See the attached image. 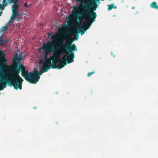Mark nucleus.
Returning a JSON list of instances; mask_svg holds the SVG:
<instances>
[{
	"label": "nucleus",
	"instance_id": "obj_1",
	"mask_svg": "<svg viewBox=\"0 0 158 158\" xmlns=\"http://www.w3.org/2000/svg\"><path fill=\"white\" fill-rule=\"evenodd\" d=\"M18 53H16L13 59V65L11 70L10 72V80H6L7 84L10 86H13L15 89L19 88L20 90L22 89L23 79L19 76V74L21 71V75L26 80L30 83L34 84L35 79L37 77L38 71L35 68L34 71L28 72V70H26L25 67L23 65L18 63L22 59V55L19 53L18 57Z\"/></svg>",
	"mask_w": 158,
	"mask_h": 158
},
{
	"label": "nucleus",
	"instance_id": "obj_2",
	"mask_svg": "<svg viewBox=\"0 0 158 158\" xmlns=\"http://www.w3.org/2000/svg\"><path fill=\"white\" fill-rule=\"evenodd\" d=\"M85 0H78V1L81 3H83L82 6V10L79 15L77 17V19L82 22L83 19H85L86 20H91V23H93L95 21V19L97 15L96 13L89 10L90 6L88 3L84 2Z\"/></svg>",
	"mask_w": 158,
	"mask_h": 158
},
{
	"label": "nucleus",
	"instance_id": "obj_3",
	"mask_svg": "<svg viewBox=\"0 0 158 158\" xmlns=\"http://www.w3.org/2000/svg\"><path fill=\"white\" fill-rule=\"evenodd\" d=\"M67 39H65L66 43L63 44L62 41L60 42V49L61 50V53H73L74 55V51H77V47L75 44L72 45V44L73 40H71L72 37L70 35L68 34L66 35Z\"/></svg>",
	"mask_w": 158,
	"mask_h": 158
},
{
	"label": "nucleus",
	"instance_id": "obj_4",
	"mask_svg": "<svg viewBox=\"0 0 158 158\" xmlns=\"http://www.w3.org/2000/svg\"><path fill=\"white\" fill-rule=\"evenodd\" d=\"M74 55L73 53L69 54L66 53V54L61 58L59 59L57 61H56L58 64V69H60L64 67L67 63L70 64L74 61L73 59Z\"/></svg>",
	"mask_w": 158,
	"mask_h": 158
},
{
	"label": "nucleus",
	"instance_id": "obj_5",
	"mask_svg": "<svg viewBox=\"0 0 158 158\" xmlns=\"http://www.w3.org/2000/svg\"><path fill=\"white\" fill-rule=\"evenodd\" d=\"M19 1V0H6V2H4V0H3V3L5 6H6L8 3H13L12 6V13H14V15H15L16 12H18V9L19 6V5L18 4Z\"/></svg>",
	"mask_w": 158,
	"mask_h": 158
},
{
	"label": "nucleus",
	"instance_id": "obj_6",
	"mask_svg": "<svg viewBox=\"0 0 158 158\" xmlns=\"http://www.w3.org/2000/svg\"><path fill=\"white\" fill-rule=\"evenodd\" d=\"M52 51L53 52V56H51L52 62L54 61H57L60 59V56L61 54V52L58 51V50L54 46H52Z\"/></svg>",
	"mask_w": 158,
	"mask_h": 158
},
{
	"label": "nucleus",
	"instance_id": "obj_7",
	"mask_svg": "<svg viewBox=\"0 0 158 158\" xmlns=\"http://www.w3.org/2000/svg\"><path fill=\"white\" fill-rule=\"evenodd\" d=\"M73 8V10L72 11L73 14L69 16L67 19L69 20H75L77 18V14L76 12L79 10L80 7L78 6H74Z\"/></svg>",
	"mask_w": 158,
	"mask_h": 158
},
{
	"label": "nucleus",
	"instance_id": "obj_8",
	"mask_svg": "<svg viewBox=\"0 0 158 158\" xmlns=\"http://www.w3.org/2000/svg\"><path fill=\"white\" fill-rule=\"evenodd\" d=\"M48 69H46L45 68L42 66V70H41L40 73H38L37 77L35 79L33 83L34 84H36L37 82L38 81L40 78V76L43 73H44L47 72L48 70Z\"/></svg>",
	"mask_w": 158,
	"mask_h": 158
},
{
	"label": "nucleus",
	"instance_id": "obj_9",
	"mask_svg": "<svg viewBox=\"0 0 158 158\" xmlns=\"http://www.w3.org/2000/svg\"><path fill=\"white\" fill-rule=\"evenodd\" d=\"M56 42L55 41H52L51 42L49 41H48L47 44L44 43L43 46L41 47L43 48V50L45 49H46L48 47H50V46H55L56 44Z\"/></svg>",
	"mask_w": 158,
	"mask_h": 158
},
{
	"label": "nucleus",
	"instance_id": "obj_10",
	"mask_svg": "<svg viewBox=\"0 0 158 158\" xmlns=\"http://www.w3.org/2000/svg\"><path fill=\"white\" fill-rule=\"evenodd\" d=\"M5 54L2 51L0 50V62L2 65L6 66L5 64L7 62V60L5 58Z\"/></svg>",
	"mask_w": 158,
	"mask_h": 158
},
{
	"label": "nucleus",
	"instance_id": "obj_11",
	"mask_svg": "<svg viewBox=\"0 0 158 158\" xmlns=\"http://www.w3.org/2000/svg\"><path fill=\"white\" fill-rule=\"evenodd\" d=\"M45 62L43 63L42 66L46 69H48V68L49 70L50 69V67L49 66V65H50L51 64V60H52V59L51 58H49L48 59H45Z\"/></svg>",
	"mask_w": 158,
	"mask_h": 158
},
{
	"label": "nucleus",
	"instance_id": "obj_12",
	"mask_svg": "<svg viewBox=\"0 0 158 158\" xmlns=\"http://www.w3.org/2000/svg\"><path fill=\"white\" fill-rule=\"evenodd\" d=\"M85 2L88 3L90 5H89L91 6L89 7V10L93 11V12H94V11L96 10V8L97 6V5L94 2L93 3V1H91V2Z\"/></svg>",
	"mask_w": 158,
	"mask_h": 158
},
{
	"label": "nucleus",
	"instance_id": "obj_13",
	"mask_svg": "<svg viewBox=\"0 0 158 158\" xmlns=\"http://www.w3.org/2000/svg\"><path fill=\"white\" fill-rule=\"evenodd\" d=\"M91 20H87L86 23L82 26L83 27H84L85 30H86L90 28V25L92 23H91Z\"/></svg>",
	"mask_w": 158,
	"mask_h": 158
},
{
	"label": "nucleus",
	"instance_id": "obj_14",
	"mask_svg": "<svg viewBox=\"0 0 158 158\" xmlns=\"http://www.w3.org/2000/svg\"><path fill=\"white\" fill-rule=\"evenodd\" d=\"M79 26L77 27V30L79 31V32H81V35H82L84 34L86 30H85L84 27H80L81 24L80 22L79 23Z\"/></svg>",
	"mask_w": 158,
	"mask_h": 158
},
{
	"label": "nucleus",
	"instance_id": "obj_15",
	"mask_svg": "<svg viewBox=\"0 0 158 158\" xmlns=\"http://www.w3.org/2000/svg\"><path fill=\"white\" fill-rule=\"evenodd\" d=\"M78 33L79 32H77L76 30L74 29L73 33L72 34L74 36L75 40H77L79 38V35L78 34Z\"/></svg>",
	"mask_w": 158,
	"mask_h": 158
},
{
	"label": "nucleus",
	"instance_id": "obj_16",
	"mask_svg": "<svg viewBox=\"0 0 158 158\" xmlns=\"http://www.w3.org/2000/svg\"><path fill=\"white\" fill-rule=\"evenodd\" d=\"M150 6L152 8H154L158 10V6L157 5V3L155 2H153L150 4Z\"/></svg>",
	"mask_w": 158,
	"mask_h": 158
},
{
	"label": "nucleus",
	"instance_id": "obj_17",
	"mask_svg": "<svg viewBox=\"0 0 158 158\" xmlns=\"http://www.w3.org/2000/svg\"><path fill=\"white\" fill-rule=\"evenodd\" d=\"M52 64L51 63L50 65V68L51 67L52 69H56L57 68L58 69V64L57 65H56V64L57 63L56 62V61H53V62H52Z\"/></svg>",
	"mask_w": 158,
	"mask_h": 158
},
{
	"label": "nucleus",
	"instance_id": "obj_18",
	"mask_svg": "<svg viewBox=\"0 0 158 158\" xmlns=\"http://www.w3.org/2000/svg\"><path fill=\"white\" fill-rule=\"evenodd\" d=\"M20 14L17 12L16 14L14 15V13H12L11 16L10 17V20H13L15 19L17 16H20Z\"/></svg>",
	"mask_w": 158,
	"mask_h": 158
},
{
	"label": "nucleus",
	"instance_id": "obj_19",
	"mask_svg": "<svg viewBox=\"0 0 158 158\" xmlns=\"http://www.w3.org/2000/svg\"><path fill=\"white\" fill-rule=\"evenodd\" d=\"M113 8L116 9L117 8V6H114V3H112L111 5H108V10H110L112 9Z\"/></svg>",
	"mask_w": 158,
	"mask_h": 158
},
{
	"label": "nucleus",
	"instance_id": "obj_20",
	"mask_svg": "<svg viewBox=\"0 0 158 158\" xmlns=\"http://www.w3.org/2000/svg\"><path fill=\"white\" fill-rule=\"evenodd\" d=\"M52 46H50V47H48L46 50V52L48 53H50L52 51Z\"/></svg>",
	"mask_w": 158,
	"mask_h": 158
},
{
	"label": "nucleus",
	"instance_id": "obj_21",
	"mask_svg": "<svg viewBox=\"0 0 158 158\" xmlns=\"http://www.w3.org/2000/svg\"><path fill=\"white\" fill-rule=\"evenodd\" d=\"M8 28V27L7 26H3L2 27V31H3L4 32H5L7 29Z\"/></svg>",
	"mask_w": 158,
	"mask_h": 158
},
{
	"label": "nucleus",
	"instance_id": "obj_22",
	"mask_svg": "<svg viewBox=\"0 0 158 158\" xmlns=\"http://www.w3.org/2000/svg\"><path fill=\"white\" fill-rule=\"evenodd\" d=\"M58 38V36L57 35H55L51 36V38L52 40H55Z\"/></svg>",
	"mask_w": 158,
	"mask_h": 158
},
{
	"label": "nucleus",
	"instance_id": "obj_23",
	"mask_svg": "<svg viewBox=\"0 0 158 158\" xmlns=\"http://www.w3.org/2000/svg\"><path fill=\"white\" fill-rule=\"evenodd\" d=\"M95 73V72L94 71H93L92 72L88 73L87 74V77H89L92 74H94Z\"/></svg>",
	"mask_w": 158,
	"mask_h": 158
},
{
	"label": "nucleus",
	"instance_id": "obj_24",
	"mask_svg": "<svg viewBox=\"0 0 158 158\" xmlns=\"http://www.w3.org/2000/svg\"><path fill=\"white\" fill-rule=\"evenodd\" d=\"M10 40V39H6L4 40H3V41H2V43H7Z\"/></svg>",
	"mask_w": 158,
	"mask_h": 158
},
{
	"label": "nucleus",
	"instance_id": "obj_25",
	"mask_svg": "<svg viewBox=\"0 0 158 158\" xmlns=\"http://www.w3.org/2000/svg\"><path fill=\"white\" fill-rule=\"evenodd\" d=\"M48 53L46 52H45L44 54V59H48V58H47L48 56Z\"/></svg>",
	"mask_w": 158,
	"mask_h": 158
},
{
	"label": "nucleus",
	"instance_id": "obj_26",
	"mask_svg": "<svg viewBox=\"0 0 158 158\" xmlns=\"http://www.w3.org/2000/svg\"><path fill=\"white\" fill-rule=\"evenodd\" d=\"M24 6L25 7H28L27 6V3H26V2H25L24 3Z\"/></svg>",
	"mask_w": 158,
	"mask_h": 158
},
{
	"label": "nucleus",
	"instance_id": "obj_27",
	"mask_svg": "<svg viewBox=\"0 0 158 158\" xmlns=\"http://www.w3.org/2000/svg\"><path fill=\"white\" fill-rule=\"evenodd\" d=\"M42 60L43 59H42V60H40V64H43V62H42Z\"/></svg>",
	"mask_w": 158,
	"mask_h": 158
},
{
	"label": "nucleus",
	"instance_id": "obj_28",
	"mask_svg": "<svg viewBox=\"0 0 158 158\" xmlns=\"http://www.w3.org/2000/svg\"><path fill=\"white\" fill-rule=\"evenodd\" d=\"M41 50H43V48H42V47H40V48L39 49V51L40 52Z\"/></svg>",
	"mask_w": 158,
	"mask_h": 158
},
{
	"label": "nucleus",
	"instance_id": "obj_29",
	"mask_svg": "<svg viewBox=\"0 0 158 158\" xmlns=\"http://www.w3.org/2000/svg\"><path fill=\"white\" fill-rule=\"evenodd\" d=\"M3 41V40H2L1 38V37H0V42H2V41Z\"/></svg>",
	"mask_w": 158,
	"mask_h": 158
},
{
	"label": "nucleus",
	"instance_id": "obj_30",
	"mask_svg": "<svg viewBox=\"0 0 158 158\" xmlns=\"http://www.w3.org/2000/svg\"><path fill=\"white\" fill-rule=\"evenodd\" d=\"M36 107H33V109H36Z\"/></svg>",
	"mask_w": 158,
	"mask_h": 158
},
{
	"label": "nucleus",
	"instance_id": "obj_31",
	"mask_svg": "<svg viewBox=\"0 0 158 158\" xmlns=\"http://www.w3.org/2000/svg\"><path fill=\"white\" fill-rule=\"evenodd\" d=\"M96 1H100V0H95Z\"/></svg>",
	"mask_w": 158,
	"mask_h": 158
},
{
	"label": "nucleus",
	"instance_id": "obj_32",
	"mask_svg": "<svg viewBox=\"0 0 158 158\" xmlns=\"http://www.w3.org/2000/svg\"><path fill=\"white\" fill-rule=\"evenodd\" d=\"M6 0H4V2H6Z\"/></svg>",
	"mask_w": 158,
	"mask_h": 158
},
{
	"label": "nucleus",
	"instance_id": "obj_33",
	"mask_svg": "<svg viewBox=\"0 0 158 158\" xmlns=\"http://www.w3.org/2000/svg\"><path fill=\"white\" fill-rule=\"evenodd\" d=\"M132 8V9H134L135 8V7H133Z\"/></svg>",
	"mask_w": 158,
	"mask_h": 158
},
{
	"label": "nucleus",
	"instance_id": "obj_34",
	"mask_svg": "<svg viewBox=\"0 0 158 158\" xmlns=\"http://www.w3.org/2000/svg\"><path fill=\"white\" fill-rule=\"evenodd\" d=\"M113 57H115V56H114H114H113Z\"/></svg>",
	"mask_w": 158,
	"mask_h": 158
},
{
	"label": "nucleus",
	"instance_id": "obj_35",
	"mask_svg": "<svg viewBox=\"0 0 158 158\" xmlns=\"http://www.w3.org/2000/svg\"><path fill=\"white\" fill-rule=\"evenodd\" d=\"M112 53H111V55H112Z\"/></svg>",
	"mask_w": 158,
	"mask_h": 158
},
{
	"label": "nucleus",
	"instance_id": "obj_36",
	"mask_svg": "<svg viewBox=\"0 0 158 158\" xmlns=\"http://www.w3.org/2000/svg\"><path fill=\"white\" fill-rule=\"evenodd\" d=\"M1 30V29H0V30Z\"/></svg>",
	"mask_w": 158,
	"mask_h": 158
}]
</instances>
